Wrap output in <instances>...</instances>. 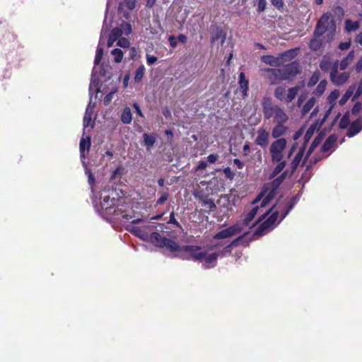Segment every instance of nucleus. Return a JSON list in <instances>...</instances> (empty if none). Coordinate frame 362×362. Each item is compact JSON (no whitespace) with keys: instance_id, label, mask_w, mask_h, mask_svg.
Listing matches in <instances>:
<instances>
[{"instance_id":"1","label":"nucleus","mask_w":362,"mask_h":362,"mask_svg":"<svg viewBox=\"0 0 362 362\" xmlns=\"http://www.w3.org/2000/svg\"><path fill=\"white\" fill-rule=\"evenodd\" d=\"M149 240L153 245L159 247H166L170 252H175L177 255L182 259L201 260L204 258V251L201 247L196 245L181 247L173 240L163 237L158 232L151 233Z\"/></svg>"},{"instance_id":"2","label":"nucleus","mask_w":362,"mask_h":362,"mask_svg":"<svg viewBox=\"0 0 362 362\" xmlns=\"http://www.w3.org/2000/svg\"><path fill=\"white\" fill-rule=\"evenodd\" d=\"M284 179V175L282 174L281 176L274 180L272 182L264 185L262 191L252 202V204H256L262 200L260 207L256 206L247 214L245 218H244L243 223H240L242 228L243 225L248 227L254 226V223H251V221L257 215L258 210L265 207L268 203H269L270 201L274 199V197L276 196V189L283 182Z\"/></svg>"},{"instance_id":"3","label":"nucleus","mask_w":362,"mask_h":362,"mask_svg":"<svg viewBox=\"0 0 362 362\" xmlns=\"http://www.w3.org/2000/svg\"><path fill=\"white\" fill-rule=\"evenodd\" d=\"M274 208L276 209L272 214L257 228L256 234L262 235L264 230L279 223L292 209L293 204L282 201L279 202L278 204L274 206Z\"/></svg>"},{"instance_id":"4","label":"nucleus","mask_w":362,"mask_h":362,"mask_svg":"<svg viewBox=\"0 0 362 362\" xmlns=\"http://www.w3.org/2000/svg\"><path fill=\"white\" fill-rule=\"evenodd\" d=\"M232 244L223 246V242H221L214 243L210 246L205 247V267H214L216 265L218 257L225 256L230 252Z\"/></svg>"},{"instance_id":"5","label":"nucleus","mask_w":362,"mask_h":362,"mask_svg":"<svg viewBox=\"0 0 362 362\" xmlns=\"http://www.w3.org/2000/svg\"><path fill=\"white\" fill-rule=\"evenodd\" d=\"M264 116L266 119L274 118L276 123L284 124L288 119V116L284 110L278 105H272L270 98L265 97L262 101Z\"/></svg>"},{"instance_id":"6","label":"nucleus","mask_w":362,"mask_h":362,"mask_svg":"<svg viewBox=\"0 0 362 362\" xmlns=\"http://www.w3.org/2000/svg\"><path fill=\"white\" fill-rule=\"evenodd\" d=\"M101 206L107 214L113 216L122 215V218L127 220L132 218L130 216L123 215V213H124L128 208V206L124 203L123 199H110L109 196H106L101 202Z\"/></svg>"},{"instance_id":"7","label":"nucleus","mask_w":362,"mask_h":362,"mask_svg":"<svg viewBox=\"0 0 362 362\" xmlns=\"http://www.w3.org/2000/svg\"><path fill=\"white\" fill-rule=\"evenodd\" d=\"M268 78L272 83L279 80H287L296 76L299 72V66L297 63H291L283 69H266Z\"/></svg>"},{"instance_id":"8","label":"nucleus","mask_w":362,"mask_h":362,"mask_svg":"<svg viewBox=\"0 0 362 362\" xmlns=\"http://www.w3.org/2000/svg\"><path fill=\"white\" fill-rule=\"evenodd\" d=\"M336 24L330 13H324L318 21L315 29V35H322L326 31L333 33Z\"/></svg>"},{"instance_id":"9","label":"nucleus","mask_w":362,"mask_h":362,"mask_svg":"<svg viewBox=\"0 0 362 362\" xmlns=\"http://www.w3.org/2000/svg\"><path fill=\"white\" fill-rule=\"evenodd\" d=\"M287 146V141L280 138L274 141L269 148L272 162H280L283 160L284 152Z\"/></svg>"},{"instance_id":"10","label":"nucleus","mask_w":362,"mask_h":362,"mask_svg":"<svg viewBox=\"0 0 362 362\" xmlns=\"http://www.w3.org/2000/svg\"><path fill=\"white\" fill-rule=\"evenodd\" d=\"M296 54V51L294 49L288 50L279 57H275L272 55H264L262 57L261 60L266 64L270 66H280L284 62L285 58L293 59Z\"/></svg>"},{"instance_id":"11","label":"nucleus","mask_w":362,"mask_h":362,"mask_svg":"<svg viewBox=\"0 0 362 362\" xmlns=\"http://www.w3.org/2000/svg\"><path fill=\"white\" fill-rule=\"evenodd\" d=\"M243 231V228L241 227L240 223H236L216 233L214 237V241L216 242L219 240L231 238L240 234Z\"/></svg>"},{"instance_id":"12","label":"nucleus","mask_w":362,"mask_h":362,"mask_svg":"<svg viewBox=\"0 0 362 362\" xmlns=\"http://www.w3.org/2000/svg\"><path fill=\"white\" fill-rule=\"evenodd\" d=\"M339 62L336 61L332 66L330 73V79L333 83L339 86L344 84L349 78V74L346 71H343L341 74L338 72Z\"/></svg>"},{"instance_id":"13","label":"nucleus","mask_w":362,"mask_h":362,"mask_svg":"<svg viewBox=\"0 0 362 362\" xmlns=\"http://www.w3.org/2000/svg\"><path fill=\"white\" fill-rule=\"evenodd\" d=\"M226 39V33L218 27H215L212 29L211 43L212 47H216L218 49L223 45Z\"/></svg>"},{"instance_id":"14","label":"nucleus","mask_w":362,"mask_h":362,"mask_svg":"<svg viewBox=\"0 0 362 362\" xmlns=\"http://www.w3.org/2000/svg\"><path fill=\"white\" fill-rule=\"evenodd\" d=\"M255 144L262 148H266L269 144V133L266 129L260 128L257 130Z\"/></svg>"},{"instance_id":"15","label":"nucleus","mask_w":362,"mask_h":362,"mask_svg":"<svg viewBox=\"0 0 362 362\" xmlns=\"http://www.w3.org/2000/svg\"><path fill=\"white\" fill-rule=\"evenodd\" d=\"M288 131V127L283 123H276L272 131V136L274 139H280L281 136L285 135Z\"/></svg>"},{"instance_id":"16","label":"nucleus","mask_w":362,"mask_h":362,"mask_svg":"<svg viewBox=\"0 0 362 362\" xmlns=\"http://www.w3.org/2000/svg\"><path fill=\"white\" fill-rule=\"evenodd\" d=\"M144 138V145L146 146L147 151H150L152 147L154 146L156 139L157 135L154 133L147 134L144 133L143 134Z\"/></svg>"},{"instance_id":"17","label":"nucleus","mask_w":362,"mask_h":362,"mask_svg":"<svg viewBox=\"0 0 362 362\" xmlns=\"http://www.w3.org/2000/svg\"><path fill=\"white\" fill-rule=\"evenodd\" d=\"M362 129V119L359 118L355 121H354L349 129L348 136H354L361 132Z\"/></svg>"},{"instance_id":"18","label":"nucleus","mask_w":362,"mask_h":362,"mask_svg":"<svg viewBox=\"0 0 362 362\" xmlns=\"http://www.w3.org/2000/svg\"><path fill=\"white\" fill-rule=\"evenodd\" d=\"M239 87L240 90L242 92L243 97L247 96V90L249 88V81L245 78V74L243 72L240 73L239 74Z\"/></svg>"},{"instance_id":"19","label":"nucleus","mask_w":362,"mask_h":362,"mask_svg":"<svg viewBox=\"0 0 362 362\" xmlns=\"http://www.w3.org/2000/svg\"><path fill=\"white\" fill-rule=\"evenodd\" d=\"M339 96V91L338 90H334L330 93V94L327 97V100L329 103L331 105L329 109L327 111L324 119L329 115L331 112L332 107L335 105V102Z\"/></svg>"},{"instance_id":"20","label":"nucleus","mask_w":362,"mask_h":362,"mask_svg":"<svg viewBox=\"0 0 362 362\" xmlns=\"http://www.w3.org/2000/svg\"><path fill=\"white\" fill-rule=\"evenodd\" d=\"M337 136L335 135H330L325 141L322 146V151L327 152L331 150L337 141Z\"/></svg>"},{"instance_id":"21","label":"nucleus","mask_w":362,"mask_h":362,"mask_svg":"<svg viewBox=\"0 0 362 362\" xmlns=\"http://www.w3.org/2000/svg\"><path fill=\"white\" fill-rule=\"evenodd\" d=\"M120 119L123 124H129L131 123L132 120V115L129 107H126L123 109Z\"/></svg>"},{"instance_id":"22","label":"nucleus","mask_w":362,"mask_h":362,"mask_svg":"<svg viewBox=\"0 0 362 362\" xmlns=\"http://www.w3.org/2000/svg\"><path fill=\"white\" fill-rule=\"evenodd\" d=\"M354 58V51H351L339 64L341 70H345L346 67L351 63Z\"/></svg>"},{"instance_id":"23","label":"nucleus","mask_w":362,"mask_h":362,"mask_svg":"<svg viewBox=\"0 0 362 362\" xmlns=\"http://www.w3.org/2000/svg\"><path fill=\"white\" fill-rule=\"evenodd\" d=\"M90 136H87L85 138H81L80 141V153L81 155H83L86 150L88 151L90 147Z\"/></svg>"},{"instance_id":"24","label":"nucleus","mask_w":362,"mask_h":362,"mask_svg":"<svg viewBox=\"0 0 362 362\" xmlns=\"http://www.w3.org/2000/svg\"><path fill=\"white\" fill-rule=\"evenodd\" d=\"M322 35H315L314 34V37L310 40L309 47L312 50L316 51L319 49L322 45V40L320 37Z\"/></svg>"},{"instance_id":"25","label":"nucleus","mask_w":362,"mask_h":362,"mask_svg":"<svg viewBox=\"0 0 362 362\" xmlns=\"http://www.w3.org/2000/svg\"><path fill=\"white\" fill-rule=\"evenodd\" d=\"M305 148L301 147L292 161V168L296 169L302 160L304 155Z\"/></svg>"},{"instance_id":"26","label":"nucleus","mask_w":362,"mask_h":362,"mask_svg":"<svg viewBox=\"0 0 362 362\" xmlns=\"http://www.w3.org/2000/svg\"><path fill=\"white\" fill-rule=\"evenodd\" d=\"M286 88L284 86H279L274 90V95L278 100L286 102Z\"/></svg>"},{"instance_id":"27","label":"nucleus","mask_w":362,"mask_h":362,"mask_svg":"<svg viewBox=\"0 0 362 362\" xmlns=\"http://www.w3.org/2000/svg\"><path fill=\"white\" fill-rule=\"evenodd\" d=\"M315 104V98L313 97V98H310L305 103V104L303 105V107L302 108V110H301L302 115H307L310 111V110L314 107Z\"/></svg>"},{"instance_id":"28","label":"nucleus","mask_w":362,"mask_h":362,"mask_svg":"<svg viewBox=\"0 0 362 362\" xmlns=\"http://www.w3.org/2000/svg\"><path fill=\"white\" fill-rule=\"evenodd\" d=\"M359 28L358 21H352L351 20H346L345 21V29L347 32L356 31Z\"/></svg>"},{"instance_id":"29","label":"nucleus","mask_w":362,"mask_h":362,"mask_svg":"<svg viewBox=\"0 0 362 362\" xmlns=\"http://www.w3.org/2000/svg\"><path fill=\"white\" fill-rule=\"evenodd\" d=\"M320 69L324 71H327L331 67L330 57L328 56H324L320 63Z\"/></svg>"},{"instance_id":"30","label":"nucleus","mask_w":362,"mask_h":362,"mask_svg":"<svg viewBox=\"0 0 362 362\" xmlns=\"http://www.w3.org/2000/svg\"><path fill=\"white\" fill-rule=\"evenodd\" d=\"M299 90V88L298 86L292 87L288 90V93L286 95V102L290 103L291 102L296 96Z\"/></svg>"},{"instance_id":"31","label":"nucleus","mask_w":362,"mask_h":362,"mask_svg":"<svg viewBox=\"0 0 362 362\" xmlns=\"http://www.w3.org/2000/svg\"><path fill=\"white\" fill-rule=\"evenodd\" d=\"M354 89H355V87L354 86L349 88V89L346 91V93L343 95V96L340 99V100H339L340 105H343L348 101V100L353 95Z\"/></svg>"},{"instance_id":"32","label":"nucleus","mask_w":362,"mask_h":362,"mask_svg":"<svg viewBox=\"0 0 362 362\" xmlns=\"http://www.w3.org/2000/svg\"><path fill=\"white\" fill-rule=\"evenodd\" d=\"M277 165L274 168L272 175L271 178H274L277 176L285 168L286 163V161L281 160L280 162H277Z\"/></svg>"},{"instance_id":"33","label":"nucleus","mask_w":362,"mask_h":362,"mask_svg":"<svg viewBox=\"0 0 362 362\" xmlns=\"http://www.w3.org/2000/svg\"><path fill=\"white\" fill-rule=\"evenodd\" d=\"M112 54L114 56V59L116 63H120L123 59V52L119 49L115 48L112 51Z\"/></svg>"},{"instance_id":"34","label":"nucleus","mask_w":362,"mask_h":362,"mask_svg":"<svg viewBox=\"0 0 362 362\" xmlns=\"http://www.w3.org/2000/svg\"><path fill=\"white\" fill-rule=\"evenodd\" d=\"M327 82L325 80H322L317 85L314 93L317 95H321L325 90Z\"/></svg>"},{"instance_id":"35","label":"nucleus","mask_w":362,"mask_h":362,"mask_svg":"<svg viewBox=\"0 0 362 362\" xmlns=\"http://www.w3.org/2000/svg\"><path fill=\"white\" fill-rule=\"evenodd\" d=\"M144 72H145L144 66V65L139 66L136 69V72H135V76H134L135 81H137V82L141 81L142 78L144 77Z\"/></svg>"},{"instance_id":"36","label":"nucleus","mask_w":362,"mask_h":362,"mask_svg":"<svg viewBox=\"0 0 362 362\" xmlns=\"http://www.w3.org/2000/svg\"><path fill=\"white\" fill-rule=\"evenodd\" d=\"M119 28L122 30V35L124 34L126 36H129L132 30V25L128 22H122Z\"/></svg>"},{"instance_id":"37","label":"nucleus","mask_w":362,"mask_h":362,"mask_svg":"<svg viewBox=\"0 0 362 362\" xmlns=\"http://www.w3.org/2000/svg\"><path fill=\"white\" fill-rule=\"evenodd\" d=\"M319 79H320V72L315 71L308 82V86L312 87V86H315L318 82Z\"/></svg>"},{"instance_id":"38","label":"nucleus","mask_w":362,"mask_h":362,"mask_svg":"<svg viewBox=\"0 0 362 362\" xmlns=\"http://www.w3.org/2000/svg\"><path fill=\"white\" fill-rule=\"evenodd\" d=\"M91 115L92 112H88V108H87L83 119V124L84 128H86L89 126L92 120Z\"/></svg>"},{"instance_id":"39","label":"nucleus","mask_w":362,"mask_h":362,"mask_svg":"<svg viewBox=\"0 0 362 362\" xmlns=\"http://www.w3.org/2000/svg\"><path fill=\"white\" fill-rule=\"evenodd\" d=\"M103 56V49L102 47H98L95 59H94L95 65H98L100 63Z\"/></svg>"},{"instance_id":"40","label":"nucleus","mask_w":362,"mask_h":362,"mask_svg":"<svg viewBox=\"0 0 362 362\" xmlns=\"http://www.w3.org/2000/svg\"><path fill=\"white\" fill-rule=\"evenodd\" d=\"M110 35H111L112 37L115 38L116 40H119L122 35V30L119 28V27L114 28L111 30Z\"/></svg>"},{"instance_id":"41","label":"nucleus","mask_w":362,"mask_h":362,"mask_svg":"<svg viewBox=\"0 0 362 362\" xmlns=\"http://www.w3.org/2000/svg\"><path fill=\"white\" fill-rule=\"evenodd\" d=\"M117 46L123 47V48H127L129 47V41L125 38V37H120L117 43Z\"/></svg>"},{"instance_id":"42","label":"nucleus","mask_w":362,"mask_h":362,"mask_svg":"<svg viewBox=\"0 0 362 362\" xmlns=\"http://www.w3.org/2000/svg\"><path fill=\"white\" fill-rule=\"evenodd\" d=\"M168 224H173L175 226H176L177 228H181V225L180 224V223L175 218L174 211H172L170 213V218H169V221H168Z\"/></svg>"},{"instance_id":"43","label":"nucleus","mask_w":362,"mask_h":362,"mask_svg":"<svg viewBox=\"0 0 362 362\" xmlns=\"http://www.w3.org/2000/svg\"><path fill=\"white\" fill-rule=\"evenodd\" d=\"M320 142H321V138H315L314 139V141H313V143L307 153V156H308L312 153V151L320 144Z\"/></svg>"},{"instance_id":"44","label":"nucleus","mask_w":362,"mask_h":362,"mask_svg":"<svg viewBox=\"0 0 362 362\" xmlns=\"http://www.w3.org/2000/svg\"><path fill=\"white\" fill-rule=\"evenodd\" d=\"M169 197V194L168 192H163L160 197L158 199V200L156 201V205H161L162 204H163L165 201L168 200Z\"/></svg>"},{"instance_id":"45","label":"nucleus","mask_w":362,"mask_h":362,"mask_svg":"<svg viewBox=\"0 0 362 362\" xmlns=\"http://www.w3.org/2000/svg\"><path fill=\"white\" fill-rule=\"evenodd\" d=\"M362 94V78L360 80L359 84L358 86V88L356 90V93L352 98L353 100H355L357 99L358 97H359Z\"/></svg>"},{"instance_id":"46","label":"nucleus","mask_w":362,"mask_h":362,"mask_svg":"<svg viewBox=\"0 0 362 362\" xmlns=\"http://www.w3.org/2000/svg\"><path fill=\"white\" fill-rule=\"evenodd\" d=\"M214 208H216V205L210 199H205V211L209 210L211 211Z\"/></svg>"},{"instance_id":"47","label":"nucleus","mask_w":362,"mask_h":362,"mask_svg":"<svg viewBox=\"0 0 362 362\" xmlns=\"http://www.w3.org/2000/svg\"><path fill=\"white\" fill-rule=\"evenodd\" d=\"M223 173H224L225 176L230 180L233 179L234 175H235V173L230 168H226L223 170Z\"/></svg>"},{"instance_id":"48","label":"nucleus","mask_w":362,"mask_h":362,"mask_svg":"<svg viewBox=\"0 0 362 362\" xmlns=\"http://www.w3.org/2000/svg\"><path fill=\"white\" fill-rule=\"evenodd\" d=\"M124 5L129 10H133L136 6V0H124Z\"/></svg>"},{"instance_id":"49","label":"nucleus","mask_w":362,"mask_h":362,"mask_svg":"<svg viewBox=\"0 0 362 362\" xmlns=\"http://www.w3.org/2000/svg\"><path fill=\"white\" fill-rule=\"evenodd\" d=\"M266 0H259L257 4V11L261 13L264 11L266 8Z\"/></svg>"},{"instance_id":"50","label":"nucleus","mask_w":362,"mask_h":362,"mask_svg":"<svg viewBox=\"0 0 362 362\" xmlns=\"http://www.w3.org/2000/svg\"><path fill=\"white\" fill-rule=\"evenodd\" d=\"M362 110V103H356L352 110H351V112H352V114L354 115H356L358 114L359 112H361Z\"/></svg>"},{"instance_id":"51","label":"nucleus","mask_w":362,"mask_h":362,"mask_svg":"<svg viewBox=\"0 0 362 362\" xmlns=\"http://www.w3.org/2000/svg\"><path fill=\"white\" fill-rule=\"evenodd\" d=\"M158 58L153 55H150L148 54H146V62L148 65H152L155 62H156Z\"/></svg>"},{"instance_id":"52","label":"nucleus","mask_w":362,"mask_h":362,"mask_svg":"<svg viewBox=\"0 0 362 362\" xmlns=\"http://www.w3.org/2000/svg\"><path fill=\"white\" fill-rule=\"evenodd\" d=\"M115 92H110L109 93H107L104 99H103V103L105 105H107L112 100V98H113V95H114Z\"/></svg>"},{"instance_id":"53","label":"nucleus","mask_w":362,"mask_h":362,"mask_svg":"<svg viewBox=\"0 0 362 362\" xmlns=\"http://www.w3.org/2000/svg\"><path fill=\"white\" fill-rule=\"evenodd\" d=\"M315 132V127H310L306 132L305 133V140L306 141H308L309 139L311 138V136H313V133Z\"/></svg>"},{"instance_id":"54","label":"nucleus","mask_w":362,"mask_h":362,"mask_svg":"<svg viewBox=\"0 0 362 362\" xmlns=\"http://www.w3.org/2000/svg\"><path fill=\"white\" fill-rule=\"evenodd\" d=\"M193 195L195 198H198L201 202H204V192L202 190L195 189Z\"/></svg>"},{"instance_id":"55","label":"nucleus","mask_w":362,"mask_h":362,"mask_svg":"<svg viewBox=\"0 0 362 362\" xmlns=\"http://www.w3.org/2000/svg\"><path fill=\"white\" fill-rule=\"evenodd\" d=\"M168 41H169V44L171 47L175 48L177 47V38L175 37V36L170 35L168 37Z\"/></svg>"},{"instance_id":"56","label":"nucleus","mask_w":362,"mask_h":362,"mask_svg":"<svg viewBox=\"0 0 362 362\" xmlns=\"http://www.w3.org/2000/svg\"><path fill=\"white\" fill-rule=\"evenodd\" d=\"M351 46V40H349L347 42H341L339 45V48L341 50H346L348 49Z\"/></svg>"},{"instance_id":"57","label":"nucleus","mask_w":362,"mask_h":362,"mask_svg":"<svg viewBox=\"0 0 362 362\" xmlns=\"http://www.w3.org/2000/svg\"><path fill=\"white\" fill-rule=\"evenodd\" d=\"M272 4L277 8H281L284 6L282 0H272Z\"/></svg>"},{"instance_id":"58","label":"nucleus","mask_w":362,"mask_h":362,"mask_svg":"<svg viewBox=\"0 0 362 362\" xmlns=\"http://www.w3.org/2000/svg\"><path fill=\"white\" fill-rule=\"evenodd\" d=\"M133 107L135 109V110H136V114H137L138 115H139V116H140V117H144V115H143V113H142V112H141V108H140V106L139 105V104H138V103H134L133 104Z\"/></svg>"},{"instance_id":"59","label":"nucleus","mask_w":362,"mask_h":362,"mask_svg":"<svg viewBox=\"0 0 362 362\" xmlns=\"http://www.w3.org/2000/svg\"><path fill=\"white\" fill-rule=\"evenodd\" d=\"M233 163L240 170L243 169L244 167L243 163L238 158L233 160Z\"/></svg>"},{"instance_id":"60","label":"nucleus","mask_w":362,"mask_h":362,"mask_svg":"<svg viewBox=\"0 0 362 362\" xmlns=\"http://www.w3.org/2000/svg\"><path fill=\"white\" fill-rule=\"evenodd\" d=\"M218 159V156L216 154H211L207 157V160L210 163H215Z\"/></svg>"},{"instance_id":"61","label":"nucleus","mask_w":362,"mask_h":362,"mask_svg":"<svg viewBox=\"0 0 362 362\" xmlns=\"http://www.w3.org/2000/svg\"><path fill=\"white\" fill-rule=\"evenodd\" d=\"M177 40H179L180 42L185 44L187 42V37L184 34H180L177 36Z\"/></svg>"},{"instance_id":"62","label":"nucleus","mask_w":362,"mask_h":362,"mask_svg":"<svg viewBox=\"0 0 362 362\" xmlns=\"http://www.w3.org/2000/svg\"><path fill=\"white\" fill-rule=\"evenodd\" d=\"M356 70L359 72L362 70V56L361 58L358 60L356 64Z\"/></svg>"},{"instance_id":"63","label":"nucleus","mask_w":362,"mask_h":362,"mask_svg":"<svg viewBox=\"0 0 362 362\" xmlns=\"http://www.w3.org/2000/svg\"><path fill=\"white\" fill-rule=\"evenodd\" d=\"M303 134V130L299 129L298 130L293 136V140L296 141L298 140Z\"/></svg>"},{"instance_id":"64","label":"nucleus","mask_w":362,"mask_h":362,"mask_svg":"<svg viewBox=\"0 0 362 362\" xmlns=\"http://www.w3.org/2000/svg\"><path fill=\"white\" fill-rule=\"evenodd\" d=\"M356 42L362 45V31L358 35H357L356 37Z\"/></svg>"}]
</instances>
